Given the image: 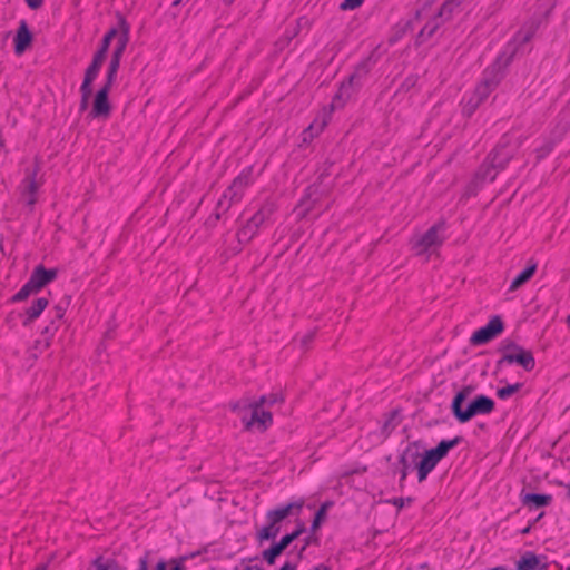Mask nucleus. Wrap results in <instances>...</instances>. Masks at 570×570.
Masks as SVG:
<instances>
[{
  "label": "nucleus",
  "mask_w": 570,
  "mask_h": 570,
  "mask_svg": "<svg viewBox=\"0 0 570 570\" xmlns=\"http://www.w3.org/2000/svg\"><path fill=\"white\" fill-rule=\"evenodd\" d=\"M461 441V436H455L452 440H442L435 448L426 450L423 454L420 452V444L417 442L410 443L399 460L401 482L406 479L407 471L412 465H415L417 469L419 482H423L436 464L448 455L449 451Z\"/></svg>",
  "instance_id": "nucleus-1"
},
{
  "label": "nucleus",
  "mask_w": 570,
  "mask_h": 570,
  "mask_svg": "<svg viewBox=\"0 0 570 570\" xmlns=\"http://www.w3.org/2000/svg\"><path fill=\"white\" fill-rule=\"evenodd\" d=\"M230 409L240 417L246 430L256 428L258 431L263 432L273 423L271 411L249 399H243L232 403Z\"/></svg>",
  "instance_id": "nucleus-2"
},
{
  "label": "nucleus",
  "mask_w": 570,
  "mask_h": 570,
  "mask_svg": "<svg viewBox=\"0 0 570 570\" xmlns=\"http://www.w3.org/2000/svg\"><path fill=\"white\" fill-rule=\"evenodd\" d=\"M303 505L304 501L301 500L267 511L266 519L268 523L257 532V540L263 542L275 539L281 531L279 523L289 515H298Z\"/></svg>",
  "instance_id": "nucleus-3"
},
{
  "label": "nucleus",
  "mask_w": 570,
  "mask_h": 570,
  "mask_svg": "<svg viewBox=\"0 0 570 570\" xmlns=\"http://www.w3.org/2000/svg\"><path fill=\"white\" fill-rule=\"evenodd\" d=\"M463 1L464 0H443L438 10L426 18L428 21L417 35V42L423 43L431 39L440 26L452 18L454 10L459 8Z\"/></svg>",
  "instance_id": "nucleus-4"
},
{
  "label": "nucleus",
  "mask_w": 570,
  "mask_h": 570,
  "mask_svg": "<svg viewBox=\"0 0 570 570\" xmlns=\"http://www.w3.org/2000/svg\"><path fill=\"white\" fill-rule=\"evenodd\" d=\"M499 352L502 353L501 358L497 362L495 366L499 370L503 364L517 363L525 371L530 372L535 366V361L531 351L524 350L514 341L504 340L501 342Z\"/></svg>",
  "instance_id": "nucleus-5"
},
{
  "label": "nucleus",
  "mask_w": 570,
  "mask_h": 570,
  "mask_svg": "<svg viewBox=\"0 0 570 570\" xmlns=\"http://www.w3.org/2000/svg\"><path fill=\"white\" fill-rule=\"evenodd\" d=\"M58 275V271L56 268L47 269L43 265H37L27 283L20 288L18 293H16L11 301L12 302H22L27 299L30 295L37 294L45 286L56 279Z\"/></svg>",
  "instance_id": "nucleus-6"
},
{
  "label": "nucleus",
  "mask_w": 570,
  "mask_h": 570,
  "mask_svg": "<svg viewBox=\"0 0 570 570\" xmlns=\"http://www.w3.org/2000/svg\"><path fill=\"white\" fill-rule=\"evenodd\" d=\"M511 57L500 56L494 63L485 69L481 82L476 86L473 95L479 101H484L489 95L499 86L503 78V69L509 65Z\"/></svg>",
  "instance_id": "nucleus-7"
},
{
  "label": "nucleus",
  "mask_w": 570,
  "mask_h": 570,
  "mask_svg": "<svg viewBox=\"0 0 570 570\" xmlns=\"http://www.w3.org/2000/svg\"><path fill=\"white\" fill-rule=\"evenodd\" d=\"M444 232V224L439 223L429 228L414 244L416 255H424L433 253L443 243L444 237L441 233Z\"/></svg>",
  "instance_id": "nucleus-8"
},
{
  "label": "nucleus",
  "mask_w": 570,
  "mask_h": 570,
  "mask_svg": "<svg viewBox=\"0 0 570 570\" xmlns=\"http://www.w3.org/2000/svg\"><path fill=\"white\" fill-rule=\"evenodd\" d=\"M39 167L37 164L33 165L32 168L26 169V176L20 185V196L21 200L26 203V205L32 207L37 202V191L41 186V180L37 179V173Z\"/></svg>",
  "instance_id": "nucleus-9"
},
{
  "label": "nucleus",
  "mask_w": 570,
  "mask_h": 570,
  "mask_svg": "<svg viewBox=\"0 0 570 570\" xmlns=\"http://www.w3.org/2000/svg\"><path fill=\"white\" fill-rule=\"evenodd\" d=\"M361 71H355L348 77L346 81L341 83L338 91L335 94L332 100L331 109L334 110L336 108L343 107L345 102L361 88Z\"/></svg>",
  "instance_id": "nucleus-10"
},
{
  "label": "nucleus",
  "mask_w": 570,
  "mask_h": 570,
  "mask_svg": "<svg viewBox=\"0 0 570 570\" xmlns=\"http://www.w3.org/2000/svg\"><path fill=\"white\" fill-rule=\"evenodd\" d=\"M503 330L504 325L501 317L495 315L491 317L485 326L472 334L470 342L472 345H483L501 334Z\"/></svg>",
  "instance_id": "nucleus-11"
},
{
  "label": "nucleus",
  "mask_w": 570,
  "mask_h": 570,
  "mask_svg": "<svg viewBox=\"0 0 570 570\" xmlns=\"http://www.w3.org/2000/svg\"><path fill=\"white\" fill-rule=\"evenodd\" d=\"M512 157L513 149L510 147V140L507 137H503L487 158L493 168L501 171L505 168Z\"/></svg>",
  "instance_id": "nucleus-12"
},
{
  "label": "nucleus",
  "mask_w": 570,
  "mask_h": 570,
  "mask_svg": "<svg viewBox=\"0 0 570 570\" xmlns=\"http://www.w3.org/2000/svg\"><path fill=\"white\" fill-rule=\"evenodd\" d=\"M494 401L491 397L480 394L475 396L464 409L460 423H465L475 415L489 414L494 410Z\"/></svg>",
  "instance_id": "nucleus-13"
},
{
  "label": "nucleus",
  "mask_w": 570,
  "mask_h": 570,
  "mask_svg": "<svg viewBox=\"0 0 570 570\" xmlns=\"http://www.w3.org/2000/svg\"><path fill=\"white\" fill-rule=\"evenodd\" d=\"M110 87L104 85L96 94L90 116L94 118H107L110 115V104L108 101V92Z\"/></svg>",
  "instance_id": "nucleus-14"
},
{
  "label": "nucleus",
  "mask_w": 570,
  "mask_h": 570,
  "mask_svg": "<svg viewBox=\"0 0 570 570\" xmlns=\"http://www.w3.org/2000/svg\"><path fill=\"white\" fill-rule=\"evenodd\" d=\"M32 33L24 20H21L14 37V52L22 55L32 42Z\"/></svg>",
  "instance_id": "nucleus-15"
},
{
  "label": "nucleus",
  "mask_w": 570,
  "mask_h": 570,
  "mask_svg": "<svg viewBox=\"0 0 570 570\" xmlns=\"http://www.w3.org/2000/svg\"><path fill=\"white\" fill-rule=\"evenodd\" d=\"M267 214L264 210L257 212L248 222L247 224L238 232V239L240 242L243 240H249L253 235L257 232L258 227L264 223L266 219Z\"/></svg>",
  "instance_id": "nucleus-16"
},
{
  "label": "nucleus",
  "mask_w": 570,
  "mask_h": 570,
  "mask_svg": "<svg viewBox=\"0 0 570 570\" xmlns=\"http://www.w3.org/2000/svg\"><path fill=\"white\" fill-rule=\"evenodd\" d=\"M101 67L97 66V63H90V66L86 70L85 80L81 85L80 91L82 94V100L80 104V109H85L87 107L88 99L91 95V82L96 79Z\"/></svg>",
  "instance_id": "nucleus-17"
},
{
  "label": "nucleus",
  "mask_w": 570,
  "mask_h": 570,
  "mask_svg": "<svg viewBox=\"0 0 570 570\" xmlns=\"http://www.w3.org/2000/svg\"><path fill=\"white\" fill-rule=\"evenodd\" d=\"M252 169L243 170L228 187L232 191V198L242 199L245 189L250 185Z\"/></svg>",
  "instance_id": "nucleus-18"
},
{
  "label": "nucleus",
  "mask_w": 570,
  "mask_h": 570,
  "mask_svg": "<svg viewBox=\"0 0 570 570\" xmlns=\"http://www.w3.org/2000/svg\"><path fill=\"white\" fill-rule=\"evenodd\" d=\"M473 386H464L461 391H459L451 403V411L454 417L461 422L462 415L464 413V409L462 407L463 402L472 394Z\"/></svg>",
  "instance_id": "nucleus-19"
},
{
  "label": "nucleus",
  "mask_w": 570,
  "mask_h": 570,
  "mask_svg": "<svg viewBox=\"0 0 570 570\" xmlns=\"http://www.w3.org/2000/svg\"><path fill=\"white\" fill-rule=\"evenodd\" d=\"M542 568H544V566L541 567L539 557L531 551L523 553L517 562L518 570H537Z\"/></svg>",
  "instance_id": "nucleus-20"
},
{
  "label": "nucleus",
  "mask_w": 570,
  "mask_h": 570,
  "mask_svg": "<svg viewBox=\"0 0 570 570\" xmlns=\"http://www.w3.org/2000/svg\"><path fill=\"white\" fill-rule=\"evenodd\" d=\"M521 501L523 505L541 508L549 505L552 501V497L550 494L525 493L522 494Z\"/></svg>",
  "instance_id": "nucleus-21"
},
{
  "label": "nucleus",
  "mask_w": 570,
  "mask_h": 570,
  "mask_svg": "<svg viewBox=\"0 0 570 570\" xmlns=\"http://www.w3.org/2000/svg\"><path fill=\"white\" fill-rule=\"evenodd\" d=\"M48 299L45 297L37 298L32 305L26 311L27 318L23 321V325H29L32 321L38 318L43 309L48 306Z\"/></svg>",
  "instance_id": "nucleus-22"
},
{
  "label": "nucleus",
  "mask_w": 570,
  "mask_h": 570,
  "mask_svg": "<svg viewBox=\"0 0 570 570\" xmlns=\"http://www.w3.org/2000/svg\"><path fill=\"white\" fill-rule=\"evenodd\" d=\"M537 264L532 263L530 266L524 268L520 274H518L514 279L511 282L509 291L513 292L525 284L535 273Z\"/></svg>",
  "instance_id": "nucleus-23"
},
{
  "label": "nucleus",
  "mask_w": 570,
  "mask_h": 570,
  "mask_svg": "<svg viewBox=\"0 0 570 570\" xmlns=\"http://www.w3.org/2000/svg\"><path fill=\"white\" fill-rule=\"evenodd\" d=\"M499 169L493 168L489 161L488 158L484 160V163L480 166L479 170L475 174V180L476 181H493L499 174Z\"/></svg>",
  "instance_id": "nucleus-24"
},
{
  "label": "nucleus",
  "mask_w": 570,
  "mask_h": 570,
  "mask_svg": "<svg viewBox=\"0 0 570 570\" xmlns=\"http://www.w3.org/2000/svg\"><path fill=\"white\" fill-rule=\"evenodd\" d=\"M538 29V23L534 21H531L529 24L524 26L515 36L514 40L519 45H524L529 42L533 35L535 33Z\"/></svg>",
  "instance_id": "nucleus-25"
},
{
  "label": "nucleus",
  "mask_w": 570,
  "mask_h": 570,
  "mask_svg": "<svg viewBox=\"0 0 570 570\" xmlns=\"http://www.w3.org/2000/svg\"><path fill=\"white\" fill-rule=\"evenodd\" d=\"M286 548L281 544V542H276L274 543L272 547H269L268 549L264 550L262 552V558L268 563V564H274L275 561H276V558L278 556H281L283 553V551L285 550Z\"/></svg>",
  "instance_id": "nucleus-26"
},
{
  "label": "nucleus",
  "mask_w": 570,
  "mask_h": 570,
  "mask_svg": "<svg viewBox=\"0 0 570 570\" xmlns=\"http://www.w3.org/2000/svg\"><path fill=\"white\" fill-rule=\"evenodd\" d=\"M91 566L96 570H117L118 569V563L115 559H112V558L105 559L102 556L95 558L91 561Z\"/></svg>",
  "instance_id": "nucleus-27"
},
{
  "label": "nucleus",
  "mask_w": 570,
  "mask_h": 570,
  "mask_svg": "<svg viewBox=\"0 0 570 570\" xmlns=\"http://www.w3.org/2000/svg\"><path fill=\"white\" fill-rule=\"evenodd\" d=\"M306 531L305 524L303 522H299L297 524V528L288 533L282 537L279 540L281 544H283L285 548H287L294 540H296L301 534H303Z\"/></svg>",
  "instance_id": "nucleus-28"
},
{
  "label": "nucleus",
  "mask_w": 570,
  "mask_h": 570,
  "mask_svg": "<svg viewBox=\"0 0 570 570\" xmlns=\"http://www.w3.org/2000/svg\"><path fill=\"white\" fill-rule=\"evenodd\" d=\"M523 386L522 383L508 384L503 387L497 390V396L501 400H507L512 396L514 393L521 390Z\"/></svg>",
  "instance_id": "nucleus-29"
},
{
  "label": "nucleus",
  "mask_w": 570,
  "mask_h": 570,
  "mask_svg": "<svg viewBox=\"0 0 570 570\" xmlns=\"http://www.w3.org/2000/svg\"><path fill=\"white\" fill-rule=\"evenodd\" d=\"M314 194H316V188L308 187L306 197L303 198L299 204L301 215H306L313 208L314 200H312V196Z\"/></svg>",
  "instance_id": "nucleus-30"
},
{
  "label": "nucleus",
  "mask_w": 570,
  "mask_h": 570,
  "mask_svg": "<svg viewBox=\"0 0 570 570\" xmlns=\"http://www.w3.org/2000/svg\"><path fill=\"white\" fill-rule=\"evenodd\" d=\"M258 405L272 406L276 403L283 402V395L279 393H271L269 395H262L258 400H255Z\"/></svg>",
  "instance_id": "nucleus-31"
},
{
  "label": "nucleus",
  "mask_w": 570,
  "mask_h": 570,
  "mask_svg": "<svg viewBox=\"0 0 570 570\" xmlns=\"http://www.w3.org/2000/svg\"><path fill=\"white\" fill-rule=\"evenodd\" d=\"M127 41H128V37H127V33L126 32H122L118 36L117 38V43H116V47L114 49V52H112V57L114 59H121V56L124 55V51L126 49V46H127Z\"/></svg>",
  "instance_id": "nucleus-32"
},
{
  "label": "nucleus",
  "mask_w": 570,
  "mask_h": 570,
  "mask_svg": "<svg viewBox=\"0 0 570 570\" xmlns=\"http://www.w3.org/2000/svg\"><path fill=\"white\" fill-rule=\"evenodd\" d=\"M119 66H120V60L111 58V60L109 62V66H108L106 83H105V85H107V87H111L112 86V83H114V81L116 79V75H117V71L119 69Z\"/></svg>",
  "instance_id": "nucleus-33"
},
{
  "label": "nucleus",
  "mask_w": 570,
  "mask_h": 570,
  "mask_svg": "<svg viewBox=\"0 0 570 570\" xmlns=\"http://www.w3.org/2000/svg\"><path fill=\"white\" fill-rule=\"evenodd\" d=\"M481 104L482 101H479L478 97L472 94V96L465 101L463 106V115L466 117H471Z\"/></svg>",
  "instance_id": "nucleus-34"
},
{
  "label": "nucleus",
  "mask_w": 570,
  "mask_h": 570,
  "mask_svg": "<svg viewBox=\"0 0 570 570\" xmlns=\"http://www.w3.org/2000/svg\"><path fill=\"white\" fill-rule=\"evenodd\" d=\"M67 307H68V302L66 303V305H62V303H60L59 305H57L55 307V309H56L55 318L51 321V325L47 326L43 330L45 334H48L51 331V327L55 326L56 321H60L63 317V315L67 311Z\"/></svg>",
  "instance_id": "nucleus-35"
},
{
  "label": "nucleus",
  "mask_w": 570,
  "mask_h": 570,
  "mask_svg": "<svg viewBox=\"0 0 570 570\" xmlns=\"http://www.w3.org/2000/svg\"><path fill=\"white\" fill-rule=\"evenodd\" d=\"M230 204L225 197H220L216 205L215 218L219 219L222 214L226 213L230 208Z\"/></svg>",
  "instance_id": "nucleus-36"
},
{
  "label": "nucleus",
  "mask_w": 570,
  "mask_h": 570,
  "mask_svg": "<svg viewBox=\"0 0 570 570\" xmlns=\"http://www.w3.org/2000/svg\"><path fill=\"white\" fill-rule=\"evenodd\" d=\"M325 518L326 514H324V508H320L315 513L314 520L311 525V530L315 532L320 528L321 523L324 521Z\"/></svg>",
  "instance_id": "nucleus-37"
},
{
  "label": "nucleus",
  "mask_w": 570,
  "mask_h": 570,
  "mask_svg": "<svg viewBox=\"0 0 570 570\" xmlns=\"http://www.w3.org/2000/svg\"><path fill=\"white\" fill-rule=\"evenodd\" d=\"M364 0H344L341 4H340V8L342 10H353V9H356L358 8L362 3H363Z\"/></svg>",
  "instance_id": "nucleus-38"
},
{
  "label": "nucleus",
  "mask_w": 570,
  "mask_h": 570,
  "mask_svg": "<svg viewBox=\"0 0 570 570\" xmlns=\"http://www.w3.org/2000/svg\"><path fill=\"white\" fill-rule=\"evenodd\" d=\"M413 501L412 498H393L389 500L390 503L397 507L399 509H402L405 504H409Z\"/></svg>",
  "instance_id": "nucleus-39"
},
{
  "label": "nucleus",
  "mask_w": 570,
  "mask_h": 570,
  "mask_svg": "<svg viewBox=\"0 0 570 570\" xmlns=\"http://www.w3.org/2000/svg\"><path fill=\"white\" fill-rule=\"evenodd\" d=\"M118 31L116 29H111L109 30L105 37H104V40H102V46L101 48H105L106 47V50H108V47H109V43H110V40L114 38V37H117L118 38Z\"/></svg>",
  "instance_id": "nucleus-40"
},
{
  "label": "nucleus",
  "mask_w": 570,
  "mask_h": 570,
  "mask_svg": "<svg viewBox=\"0 0 570 570\" xmlns=\"http://www.w3.org/2000/svg\"><path fill=\"white\" fill-rule=\"evenodd\" d=\"M106 47L105 48H100L94 59H92V63H97V66L101 67L102 62L105 61V58H106Z\"/></svg>",
  "instance_id": "nucleus-41"
},
{
  "label": "nucleus",
  "mask_w": 570,
  "mask_h": 570,
  "mask_svg": "<svg viewBox=\"0 0 570 570\" xmlns=\"http://www.w3.org/2000/svg\"><path fill=\"white\" fill-rule=\"evenodd\" d=\"M149 552H146L138 561V570H148Z\"/></svg>",
  "instance_id": "nucleus-42"
},
{
  "label": "nucleus",
  "mask_w": 570,
  "mask_h": 570,
  "mask_svg": "<svg viewBox=\"0 0 570 570\" xmlns=\"http://www.w3.org/2000/svg\"><path fill=\"white\" fill-rule=\"evenodd\" d=\"M314 336H315V333L314 332H308L306 333L302 340H301V345L303 347H306L313 340H314Z\"/></svg>",
  "instance_id": "nucleus-43"
},
{
  "label": "nucleus",
  "mask_w": 570,
  "mask_h": 570,
  "mask_svg": "<svg viewBox=\"0 0 570 570\" xmlns=\"http://www.w3.org/2000/svg\"><path fill=\"white\" fill-rule=\"evenodd\" d=\"M26 3L30 9L37 10L42 7L43 0H26Z\"/></svg>",
  "instance_id": "nucleus-44"
},
{
  "label": "nucleus",
  "mask_w": 570,
  "mask_h": 570,
  "mask_svg": "<svg viewBox=\"0 0 570 570\" xmlns=\"http://www.w3.org/2000/svg\"><path fill=\"white\" fill-rule=\"evenodd\" d=\"M232 191L229 188H227L224 194L222 195L223 197L227 198V200L229 202L230 205L235 204V203H238L239 199H234L232 198Z\"/></svg>",
  "instance_id": "nucleus-45"
},
{
  "label": "nucleus",
  "mask_w": 570,
  "mask_h": 570,
  "mask_svg": "<svg viewBox=\"0 0 570 570\" xmlns=\"http://www.w3.org/2000/svg\"><path fill=\"white\" fill-rule=\"evenodd\" d=\"M156 570H166L165 561H159L156 566ZM171 570H183V568L180 566H175Z\"/></svg>",
  "instance_id": "nucleus-46"
},
{
  "label": "nucleus",
  "mask_w": 570,
  "mask_h": 570,
  "mask_svg": "<svg viewBox=\"0 0 570 570\" xmlns=\"http://www.w3.org/2000/svg\"><path fill=\"white\" fill-rule=\"evenodd\" d=\"M279 570H296V564L292 562H285Z\"/></svg>",
  "instance_id": "nucleus-47"
},
{
  "label": "nucleus",
  "mask_w": 570,
  "mask_h": 570,
  "mask_svg": "<svg viewBox=\"0 0 570 570\" xmlns=\"http://www.w3.org/2000/svg\"><path fill=\"white\" fill-rule=\"evenodd\" d=\"M234 570H265L261 566H246L243 569L235 568Z\"/></svg>",
  "instance_id": "nucleus-48"
},
{
  "label": "nucleus",
  "mask_w": 570,
  "mask_h": 570,
  "mask_svg": "<svg viewBox=\"0 0 570 570\" xmlns=\"http://www.w3.org/2000/svg\"><path fill=\"white\" fill-rule=\"evenodd\" d=\"M309 570H331L328 566L324 564V563H320L315 567H313L312 569Z\"/></svg>",
  "instance_id": "nucleus-49"
},
{
  "label": "nucleus",
  "mask_w": 570,
  "mask_h": 570,
  "mask_svg": "<svg viewBox=\"0 0 570 570\" xmlns=\"http://www.w3.org/2000/svg\"><path fill=\"white\" fill-rule=\"evenodd\" d=\"M330 507H332V502L326 501V502L322 503V505L320 508H324V514H326Z\"/></svg>",
  "instance_id": "nucleus-50"
},
{
  "label": "nucleus",
  "mask_w": 570,
  "mask_h": 570,
  "mask_svg": "<svg viewBox=\"0 0 570 570\" xmlns=\"http://www.w3.org/2000/svg\"><path fill=\"white\" fill-rule=\"evenodd\" d=\"M313 130V125H311L305 131H304V135H307L308 132H312ZM311 137H313V134H309Z\"/></svg>",
  "instance_id": "nucleus-51"
},
{
  "label": "nucleus",
  "mask_w": 570,
  "mask_h": 570,
  "mask_svg": "<svg viewBox=\"0 0 570 570\" xmlns=\"http://www.w3.org/2000/svg\"><path fill=\"white\" fill-rule=\"evenodd\" d=\"M35 570H47L46 564H39Z\"/></svg>",
  "instance_id": "nucleus-52"
},
{
  "label": "nucleus",
  "mask_w": 570,
  "mask_h": 570,
  "mask_svg": "<svg viewBox=\"0 0 570 570\" xmlns=\"http://www.w3.org/2000/svg\"><path fill=\"white\" fill-rule=\"evenodd\" d=\"M308 543H309V542H308V541H306L305 546H304V547H302L301 552H299V554H298V557H299V558L302 557L303 551L305 550V548H306V546H307Z\"/></svg>",
  "instance_id": "nucleus-53"
},
{
  "label": "nucleus",
  "mask_w": 570,
  "mask_h": 570,
  "mask_svg": "<svg viewBox=\"0 0 570 570\" xmlns=\"http://www.w3.org/2000/svg\"><path fill=\"white\" fill-rule=\"evenodd\" d=\"M491 570H507V569L502 566H498V567L492 568Z\"/></svg>",
  "instance_id": "nucleus-54"
},
{
  "label": "nucleus",
  "mask_w": 570,
  "mask_h": 570,
  "mask_svg": "<svg viewBox=\"0 0 570 570\" xmlns=\"http://www.w3.org/2000/svg\"><path fill=\"white\" fill-rule=\"evenodd\" d=\"M225 4L229 6L232 4L235 0H223Z\"/></svg>",
  "instance_id": "nucleus-55"
},
{
  "label": "nucleus",
  "mask_w": 570,
  "mask_h": 570,
  "mask_svg": "<svg viewBox=\"0 0 570 570\" xmlns=\"http://www.w3.org/2000/svg\"><path fill=\"white\" fill-rule=\"evenodd\" d=\"M530 530V527H527L525 529L522 530V533H528Z\"/></svg>",
  "instance_id": "nucleus-56"
},
{
  "label": "nucleus",
  "mask_w": 570,
  "mask_h": 570,
  "mask_svg": "<svg viewBox=\"0 0 570 570\" xmlns=\"http://www.w3.org/2000/svg\"><path fill=\"white\" fill-rule=\"evenodd\" d=\"M567 489H568V495L570 498V482L567 484Z\"/></svg>",
  "instance_id": "nucleus-57"
},
{
  "label": "nucleus",
  "mask_w": 570,
  "mask_h": 570,
  "mask_svg": "<svg viewBox=\"0 0 570 570\" xmlns=\"http://www.w3.org/2000/svg\"><path fill=\"white\" fill-rule=\"evenodd\" d=\"M567 321H568V324L570 325V315L568 316Z\"/></svg>",
  "instance_id": "nucleus-58"
}]
</instances>
